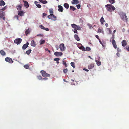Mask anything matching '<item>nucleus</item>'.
Segmentation results:
<instances>
[{
    "label": "nucleus",
    "mask_w": 129,
    "mask_h": 129,
    "mask_svg": "<svg viewBox=\"0 0 129 129\" xmlns=\"http://www.w3.org/2000/svg\"><path fill=\"white\" fill-rule=\"evenodd\" d=\"M106 9L108 11H114L115 9V8L114 6L111 4H108L105 5Z\"/></svg>",
    "instance_id": "1"
},
{
    "label": "nucleus",
    "mask_w": 129,
    "mask_h": 129,
    "mask_svg": "<svg viewBox=\"0 0 129 129\" xmlns=\"http://www.w3.org/2000/svg\"><path fill=\"white\" fill-rule=\"evenodd\" d=\"M48 18L51 19L53 21H56L57 20L56 17L53 14H50L48 16Z\"/></svg>",
    "instance_id": "2"
},
{
    "label": "nucleus",
    "mask_w": 129,
    "mask_h": 129,
    "mask_svg": "<svg viewBox=\"0 0 129 129\" xmlns=\"http://www.w3.org/2000/svg\"><path fill=\"white\" fill-rule=\"evenodd\" d=\"M22 39L20 38L15 39L14 40V43L17 45L19 44L21 42Z\"/></svg>",
    "instance_id": "3"
},
{
    "label": "nucleus",
    "mask_w": 129,
    "mask_h": 129,
    "mask_svg": "<svg viewBox=\"0 0 129 129\" xmlns=\"http://www.w3.org/2000/svg\"><path fill=\"white\" fill-rule=\"evenodd\" d=\"M40 73L43 77H50V75L49 74L46 73V71L44 70L41 71H40Z\"/></svg>",
    "instance_id": "4"
},
{
    "label": "nucleus",
    "mask_w": 129,
    "mask_h": 129,
    "mask_svg": "<svg viewBox=\"0 0 129 129\" xmlns=\"http://www.w3.org/2000/svg\"><path fill=\"white\" fill-rule=\"evenodd\" d=\"M5 60L7 62H8L9 63H13V61L12 60V59L11 58L7 57L5 58Z\"/></svg>",
    "instance_id": "5"
},
{
    "label": "nucleus",
    "mask_w": 129,
    "mask_h": 129,
    "mask_svg": "<svg viewBox=\"0 0 129 129\" xmlns=\"http://www.w3.org/2000/svg\"><path fill=\"white\" fill-rule=\"evenodd\" d=\"M59 48L62 51H64L65 49L64 44L63 43L59 45Z\"/></svg>",
    "instance_id": "6"
},
{
    "label": "nucleus",
    "mask_w": 129,
    "mask_h": 129,
    "mask_svg": "<svg viewBox=\"0 0 129 129\" xmlns=\"http://www.w3.org/2000/svg\"><path fill=\"white\" fill-rule=\"evenodd\" d=\"M100 57H98L95 59V61L96 63L97 64L98 66H99L101 64V62L100 61Z\"/></svg>",
    "instance_id": "7"
},
{
    "label": "nucleus",
    "mask_w": 129,
    "mask_h": 129,
    "mask_svg": "<svg viewBox=\"0 0 129 129\" xmlns=\"http://www.w3.org/2000/svg\"><path fill=\"white\" fill-rule=\"evenodd\" d=\"M54 54L56 56H61L63 55V53L61 52H56L54 53Z\"/></svg>",
    "instance_id": "8"
},
{
    "label": "nucleus",
    "mask_w": 129,
    "mask_h": 129,
    "mask_svg": "<svg viewBox=\"0 0 129 129\" xmlns=\"http://www.w3.org/2000/svg\"><path fill=\"white\" fill-rule=\"evenodd\" d=\"M121 18L124 20H126L127 18H126L127 16L126 14L124 13H122L121 15Z\"/></svg>",
    "instance_id": "9"
},
{
    "label": "nucleus",
    "mask_w": 129,
    "mask_h": 129,
    "mask_svg": "<svg viewBox=\"0 0 129 129\" xmlns=\"http://www.w3.org/2000/svg\"><path fill=\"white\" fill-rule=\"evenodd\" d=\"M25 13L23 11H19L18 12V15L20 16H22L24 15V14Z\"/></svg>",
    "instance_id": "10"
},
{
    "label": "nucleus",
    "mask_w": 129,
    "mask_h": 129,
    "mask_svg": "<svg viewBox=\"0 0 129 129\" xmlns=\"http://www.w3.org/2000/svg\"><path fill=\"white\" fill-rule=\"evenodd\" d=\"M22 6V5L21 4L18 5L16 6L17 9L18 11L21 10Z\"/></svg>",
    "instance_id": "11"
},
{
    "label": "nucleus",
    "mask_w": 129,
    "mask_h": 129,
    "mask_svg": "<svg viewBox=\"0 0 129 129\" xmlns=\"http://www.w3.org/2000/svg\"><path fill=\"white\" fill-rule=\"evenodd\" d=\"M39 27L42 29L44 30H45L48 31H49V29L48 28H45V27L42 25H39Z\"/></svg>",
    "instance_id": "12"
},
{
    "label": "nucleus",
    "mask_w": 129,
    "mask_h": 129,
    "mask_svg": "<svg viewBox=\"0 0 129 129\" xmlns=\"http://www.w3.org/2000/svg\"><path fill=\"white\" fill-rule=\"evenodd\" d=\"M58 11L60 12H62L63 11V8L61 6L59 5L58 6Z\"/></svg>",
    "instance_id": "13"
},
{
    "label": "nucleus",
    "mask_w": 129,
    "mask_h": 129,
    "mask_svg": "<svg viewBox=\"0 0 129 129\" xmlns=\"http://www.w3.org/2000/svg\"><path fill=\"white\" fill-rule=\"evenodd\" d=\"M23 2L24 3V5L25 7L26 8H28L29 6L28 3L27 1L24 0H23Z\"/></svg>",
    "instance_id": "14"
},
{
    "label": "nucleus",
    "mask_w": 129,
    "mask_h": 129,
    "mask_svg": "<svg viewBox=\"0 0 129 129\" xmlns=\"http://www.w3.org/2000/svg\"><path fill=\"white\" fill-rule=\"evenodd\" d=\"M112 43L113 45V47L115 48H116L117 47V46L116 43L115 41L114 40H112Z\"/></svg>",
    "instance_id": "15"
},
{
    "label": "nucleus",
    "mask_w": 129,
    "mask_h": 129,
    "mask_svg": "<svg viewBox=\"0 0 129 129\" xmlns=\"http://www.w3.org/2000/svg\"><path fill=\"white\" fill-rule=\"evenodd\" d=\"M121 43L123 47L125 46L127 44L126 41L125 40H123L122 41Z\"/></svg>",
    "instance_id": "16"
},
{
    "label": "nucleus",
    "mask_w": 129,
    "mask_h": 129,
    "mask_svg": "<svg viewBox=\"0 0 129 129\" xmlns=\"http://www.w3.org/2000/svg\"><path fill=\"white\" fill-rule=\"evenodd\" d=\"M79 2L78 0H73L72 3L73 4H77L79 3Z\"/></svg>",
    "instance_id": "17"
},
{
    "label": "nucleus",
    "mask_w": 129,
    "mask_h": 129,
    "mask_svg": "<svg viewBox=\"0 0 129 129\" xmlns=\"http://www.w3.org/2000/svg\"><path fill=\"white\" fill-rule=\"evenodd\" d=\"M94 66V64L93 63L90 64L88 66V68L89 69H91L93 68Z\"/></svg>",
    "instance_id": "18"
},
{
    "label": "nucleus",
    "mask_w": 129,
    "mask_h": 129,
    "mask_svg": "<svg viewBox=\"0 0 129 129\" xmlns=\"http://www.w3.org/2000/svg\"><path fill=\"white\" fill-rule=\"evenodd\" d=\"M31 45L32 46L35 47L36 45L37 44L35 43L34 40H32L31 41Z\"/></svg>",
    "instance_id": "19"
},
{
    "label": "nucleus",
    "mask_w": 129,
    "mask_h": 129,
    "mask_svg": "<svg viewBox=\"0 0 129 129\" xmlns=\"http://www.w3.org/2000/svg\"><path fill=\"white\" fill-rule=\"evenodd\" d=\"M74 37L75 39L77 41H78L80 40V38L77 35L75 34L74 35Z\"/></svg>",
    "instance_id": "20"
},
{
    "label": "nucleus",
    "mask_w": 129,
    "mask_h": 129,
    "mask_svg": "<svg viewBox=\"0 0 129 129\" xmlns=\"http://www.w3.org/2000/svg\"><path fill=\"white\" fill-rule=\"evenodd\" d=\"M5 4V3L2 0L0 1V6H4Z\"/></svg>",
    "instance_id": "21"
},
{
    "label": "nucleus",
    "mask_w": 129,
    "mask_h": 129,
    "mask_svg": "<svg viewBox=\"0 0 129 129\" xmlns=\"http://www.w3.org/2000/svg\"><path fill=\"white\" fill-rule=\"evenodd\" d=\"M30 32V30L29 28L25 31V33L26 36H27L28 34H29Z\"/></svg>",
    "instance_id": "22"
},
{
    "label": "nucleus",
    "mask_w": 129,
    "mask_h": 129,
    "mask_svg": "<svg viewBox=\"0 0 129 129\" xmlns=\"http://www.w3.org/2000/svg\"><path fill=\"white\" fill-rule=\"evenodd\" d=\"M28 47V45L26 44H24L22 47V49L23 50L25 49Z\"/></svg>",
    "instance_id": "23"
},
{
    "label": "nucleus",
    "mask_w": 129,
    "mask_h": 129,
    "mask_svg": "<svg viewBox=\"0 0 129 129\" xmlns=\"http://www.w3.org/2000/svg\"><path fill=\"white\" fill-rule=\"evenodd\" d=\"M103 29L102 28H99L98 29V31H97L98 33H102L104 34V32L102 31Z\"/></svg>",
    "instance_id": "24"
},
{
    "label": "nucleus",
    "mask_w": 129,
    "mask_h": 129,
    "mask_svg": "<svg viewBox=\"0 0 129 129\" xmlns=\"http://www.w3.org/2000/svg\"><path fill=\"white\" fill-rule=\"evenodd\" d=\"M35 4L37 6L38 8H41V6L39 4H38V2L37 1H35Z\"/></svg>",
    "instance_id": "25"
},
{
    "label": "nucleus",
    "mask_w": 129,
    "mask_h": 129,
    "mask_svg": "<svg viewBox=\"0 0 129 129\" xmlns=\"http://www.w3.org/2000/svg\"><path fill=\"white\" fill-rule=\"evenodd\" d=\"M1 54L2 56H4L6 54V53L3 50H1L0 51Z\"/></svg>",
    "instance_id": "26"
},
{
    "label": "nucleus",
    "mask_w": 129,
    "mask_h": 129,
    "mask_svg": "<svg viewBox=\"0 0 129 129\" xmlns=\"http://www.w3.org/2000/svg\"><path fill=\"white\" fill-rule=\"evenodd\" d=\"M5 13L4 12L0 10V16H1V17H2L3 16H5Z\"/></svg>",
    "instance_id": "27"
},
{
    "label": "nucleus",
    "mask_w": 129,
    "mask_h": 129,
    "mask_svg": "<svg viewBox=\"0 0 129 129\" xmlns=\"http://www.w3.org/2000/svg\"><path fill=\"white\" fill-rule=\"evenodd\" d=\"M85 50H84V51H89L90 50L91 48L89 47H87L85 48Z\"/></svg>",
    "instance_id": "28"
},
{
    "label": "nucleus",
    "mask_w": 129,
    "mask_h": 129,
    "mask_svg": "<svg viewBox=\"0 0 129 129\" xmlns=\"http://www.w3.org/2000/svg\"><path fill=\"white\" fill-rule=\"evenodd\" d=\"M64 6L66 9H67L69 7V5L68 3H65L64 4Z\"/></svg>",
    "instance_id": "29"
},
{
    "label": "nucleus",
    "mask_w": 129,
    "mask_h": 129,
    "mask_svg": "<svg viewBox=\"0 0 129 129\" xmlns=\"http://www.w3.org/2000/svg\"><path fill=\"white\" fill-rule=\"evenodd\" d=\"M100 22L101 23V24H103V22H104V18L103 17H102L100 19Z\"/></svg>",
    "instance_id": "30"
},
{
    "label": "nucleus",
    "mask_w": 129,
    "mask_h": 129,
    "mask_svg": "<svg viewBox=\"0 0 129 129\" xmlns=\"http://www.w3.org/2000/svg\"><path fill=\"white\" fill-rule=\"evenodd\" d=\"M40 45L42 44H44L45 42V40H40Z\"/></svg>",
    "instance_id": "31"
},
{
    "label": "nucleus",
    "mask_w": 129,
    "mask_h": 129,
    "mask_svg": "<svg viewBox=\"0 0 129 129\" xmlns=\"http://www.w3.org/2000/svg\"><path fill=\"white\" fill-rule=\"evenodd\" d=\"M70 9L73 11H74L76 10V8L74 6H70Z\"/></svg>",
    "instance_id": "32"
},
{
    "label": "nucleus",
    "mask_w": 129,
    "mask_h": 129,
    "mask_svg": "<svg viewBox=\"0 0 129 129\" xmlns=\"http://www.w3.org/2000/svg\"><path fill=\"white\" fill-rule=\"evenodd\" d=\"M79 48L80 49L82 50L83 51H84V50H85V48L83 46L81 45V46L79 47Z\"/></svg>",
    "instance_id": "33"
},
{
    "label": "nucleus",
    "mask_w": 129,
    "mask_h": 129,
    "mask_svg": "<svg viewBox=\"0 0 129 129\" xmlns=\"http://www.w3.org/2000/svg\"><path fill=\"white\" fill-rule=\"evenodd\" d=\"M77 25L74 24H71V26L72 28L75 29L77 26Z\"/></svg>",
    "instance_id": "34"
},
{
    "label": "nucleus",
    "mask_w": 129,
    "mask_h": 129,
    "mask_svg": "<svg viewBox=\"0 0 129 129\" xmlns=\"http://www.w3.org/2000/svg\"><path fill=\"white\" fill-rule=\"evenodd\" d=\"M50 13L51 14H53V10L52 9H49Z\"/></svg>",
    "instance_id": "35"
},
{
    "label": "nucleus",
    "mask_w": 129,
    "mask_h": 129,
    "mask_svg": "<svg viewBox=\"0 0 129 129\" xmlns=\"http://www.w3.org/2000/svg\"><path fill=\"white\" fill-rule=\"evenodd\" d=\"M31 49H29L26 51V53L27 54L29 55L31 53Z\"/></svg>",
    "instance_id": "36"
},
{
    "label": "nucleus",
    "mask_w": 129,
    "mask_h": 129,
    "mask_svg": "<svg viewBox=\"0 0 129 129\" xmlns=\"http://www.w3.org/2000/svg\"><path fill=\"white\" fill-rule=\"evenodd\" d=\"M106 32L108 34H110L111 33V30L110 29L107 28L106 29Z\"/></svg>",
    "instance_id": "37"
},
{
    "label": "nucleus",
    "mask_w": 129,
    "mask_h": 129,
    "mask_svg": "<svg viewBox=\"0 0 129 129\" xmlns=\"http://www.w3.org/2000/svg\"><path fill=\"white\" fill-rule=\"evenodd\" d=\"M71 65L72 66L73 68H75V64L74 62H72L71 63Z\"/></svg>",
    "instance_id": "38"
},
{
    "label": "nucleus",
    "mask_w": 129,
    "mask_h": 129,
    "mask_svg": "<svg viewBox=\"0 0 129 129\" xmlns=\"http://www.w3.org/2000/svg\"><path fill=\"white\" fill-rule=\"evenodd\" d=\"M110 3L111 4H113L115 2L114 0H109Z\"/></svg>",
    "instance_id": "39"
},
{
    "label": "nucleus",
    "mask_w": 129,
    "mask_h": 129,
    "mask_svg": "<svg viewBox=\"0 0 129 129\" xmlns=\"http://www.w3.org/2000/svg\"><path fill=\"white\" fill-rule=\"evenodd\" d=\"M24 67L26 69H29V66L27 64L25 65L24 66Z\"/></svg>",
    "instance_id": "40"
},
{
    "label": "nucleus",
    "mask_w": 129,
    "mask_h": 129,
    "mask_svg": "<svg viewBox=\"0 0 129 129\" xmlns=\"http://www.w3.org/2000/svg\"><path fill=\"white\" fill-rule=\"evenodd\" d=\"M75 29L78 30H81V28L80 26L77 25Z\"/></svg>",
    "instance_id": "41"
},
{
    "label": "nucleus",
    "mask_w": 129,
    "mask_h": 129,
    "mask_svg": "<svg viewBox=\"0 0 129 129\" xmlns=\"http://www.w3.org/2000/svg\"><path fill=\"white\" fill-rule=\"evenodd\" d=\"M7 8V6H6L4 7L3 8L1 9V10H3V11H4V10H5Z\"/></svg>",
    "instance_id": "42"
},
{
    "label": "nucleus",
    "mask_w": 129,
    "mask_h": 129,
    "mask_svg": "<svg viewBox=\"0 0 129 129\" xmlns=\"http://www.w3.org/2000/svg\"><path fill=\"white\" fill-rule=\"evenodd\" d=\"M99 41L100 43L102 45V46L103 47H104L105 46L104 44H103V43H102V42L101 41V40H100V39H99Z\"/></svg>",
    "instance_id": "43"
},
{
    "label": "nucleus",
    "mask_w": 129,
    "mask_h": 129,
    "mask_svg": "<svg viewBox=\"0 0 129 129\" xmlns=\"http://www.w3.org/2000/svg\"><path fill=\"white\" fill-rule=\"evenodd\" d=\"M0 18L2 19L4 21L5 20V16H3L2 17H1V16H0Z\"/></svg>",
    "instance_id": "44"
},
{
    "label": "nucleus",
    "mask_w": 129,
    "mask_h": 129,
    "mask_svg": "<svg viewBox=\"0 0 129 129\" xmlns=\"http://www.w3.org/2000/svg\"><path fill=\"white\" fill-rule=\"evenodd\" d=\"M60 60V59L59 58H56L54 59V61H58Z\"/></svg>",
    "instance_id": "45"
},
{
    "label": "nucleus",
    "mask_w": 129,
    "mask_h": 129,
    "mask_svg": "<svg viewBox=\"0 0 129 129\" xmlns=\"http://www.w3.org/2000/svg\"><path fill=\"white\" fill-rule=\"evenodd\" d=\"M76 7H77V8L78 9H79L81 7L80 4H78V5H76Z\"/></svg>",
    "instance_id": "46"
},
{
    "label": "nucleus",
    "mask_w": 129,
    "mask_h": 129,
    "mask_svg": "<svg viewBox=\"0 0 129 129\" xmlns=\"http://www.w3.org/2000/svg\"><path fill=\"white\" fill-rule=\"evenodd\" d=\"M38 79L40 80H41L42 79V77L41 76H38Z\"/></svg>",
    "instance_id": "47"
},
{
    "label": "nucleus",
    "mask_w": 129,
    "mask_h": 129,
    "mask_svg": "<svg viewBox=\"0 0 129 129\" xmlns=\"http://www.w3.org/2000/svg\"><path fill=\"white\" fill-rule=\"evenodd\" d=\"M125 49H126L127 50V51H129V47L126 46L124 48Z\"/></svg>",
    "instance_id": "48"
},
{
    "label": "nucleus",
    "mask_w": 129,
    "mask_h": 129,
    "mask_svg": "<svg viewBox=\"0 0 129 129\" xmlns=\"http://www.w3.org/2000/svg\"><path fill=\"white\" fill-rule=\"evenodd\" d=\"M68 71V70L67 69H65L63 70V72L64 73H66Z\"/></svg>",
    "instance_id": "49"
},
{
    "label": "nucleus",
    "mask_w": 129,
    "mask_h": 129,
    "mask_svg": "<svg viewBox=\"0 0 129 129\" xmlns=\"http://www.w3.org/2000/svg\"><path fill=\"white\" fill-rule=\"evenodd\" d=\"M18 17H19V16H18V15H15V16H14V18H16L17 20H18Z\"/></svg>",
    "instance_id": "50"
},
{
    "label": "nucleus",
    "mask_w": 129,
    "mask_h": 129,
    "mask_svg": "<svg viewBox=\"0 0 129 129\" xmlns=\"http://www.w3.org/2000/svg\"><path fill=\"white\" fill-rule=\"evenodd\" d=\"M77 30L74 29L73 31L75 33H76L77 34H78V32Z\"/></svg>",
    "instance_id": "51"
},
{
    "label": "nucleus",
    "mask_w": 129,
    "mask_h": 129,
    "mask_svg": "<svg viewBox=\"0 0 129 129\" xmlns=\"http://www.w3.org/2000/svg\"><path fill=\"white\" fill-rule=\"evenodd\" d=\"M47 3V1L46 0L43 1V3L44 4H46Z\"/></svg>",
    "instance_id": "52"
},
{
    "label": "nucleus",
    "mask_w": 129,
    "mask_h": 129,
    "mask_svg": "<svg viewBox=\"0 0 129 129\" xmlns=\"http://www.w3.org/2000/svg\"><path fill=\"white\" fill-rule=\"evenodd\" d=\"M63 64L65 65V67H67V65L66 62L64 61H63Z\"/></svg>",
    "instance_id": "53"
},
{
    "label": "nucleus",
    "mask_w": 129,
    "mask_h": 129,
    "mask_svg": "<svg viewBox=\"0 0 129 129\" xmlns=\"http://www.w3.org/2000/svg\"><path fill=\"white\" fill-rule=\"evenodd\" d=\"M79 22L80 23H83V21L81 19H80L79 20Z\"/></svg>",
    "instance_id": "54"
},
{
    "label": "nucleus",
    "mask_w": 129,
    "mask_h": 129,
    "mask_svg": "<svg viewBox=\"0 0 129 129\" xmlns=\"http://www.w3.org/2000/svg\"><path fill=\"white\" fill-rule=\"evenodd\" d=\"M45 50L46 51H48L49 53H51V51H50L47 48H46L45 49Z\"/></svg>",
    "instance_id": "55"
},
{
    "label": "nucleus",
    "mask_w": 129,
    "mask_h": 129,
    "mask_svg": "<svg viewBox=\"0 0 129 129\" xmlns=\"http://www.w3.org/2000/svg\"><path fill=\"white\" fill-rule=\"evenodd\" d=\"M56 48L57 50H58L59 49V48L58 46L57 45H56Z\"/></svg>",
    "instance_id": "56"
},
{
    "label": "nucleus",
    "mask_w": 129,
    "mask_h": 129,
    "mask_svg": "<svg viewBox=\"0 0 129 129\" xmlns=\"http://www.w3.org/2000/svg\"><path fill=\"white\" fill-rule=\"evenodd\" d=\"M83 70L87 72H88L89 71V70H88L85 68L83 69Z\"/></svg>",
    "instance_id": "57"
},
{
    "label": "nucleus",
    "mask_w": 129,
    "mask_h": 129,
    "mask_svg": "<svg viewBox=\"0 0 129 129\" xmlns=\"http://www.w3.org/2000/svg\"><path fill=\"white\" fill-rule=\"evenodd\" d=\"M43 16H46L47 15V14H46V13H43Z\"/></svg>",
    "instance_id": "58"
},
{
    "label": "nucleus",
    "mask_w": 129,
    "mask_h": 129,
    "mask_svg": "<svg viewBox=\"0 0 129 129\" xmlns=\"http://www.w3.org/2000/svg\"><path fill=\"white\" fill-rule=\"evenodd\" d=\"M43 79L44 80H46L48 79V78L46 77L44 78H43Z\"/></svg>",
    "instance_id": "59"
},
{
    "label": "nucleus",
    "mask_w": 129,
    "mask_h": 129,
    "mask_svg": "<svg viewBox=\"0 0 129 129\" xmlns=\"http://www.w3.org/2000/svg\"><path fill=\"white\" fill-rule=\"evenodd\" d=\"M95 36L96 37V38H97L98 39H99V36L98 35H96Z\"/></svg>",
    "instance_id": "60"
},
{
    "label": "nucleus",
    "mask_w": 129,
    "mask_h": 129,
    "mask_svg": "<svg viewBox=\"0 0 129 129\" xmlns=\"http://www.w3.org/2000/svg\"><path fill=\"white\" fill-rule=\"evenodd\" d=\"M114 35H112V39L113 40H114Z\"/></svg>",
    "instance_id": "61"
},
{
    "label": "nucleus",
    "mask_w": 129,
    "mask_h": 129,
    "mask_svg": "<svg viewBox=\"0 0 129 129\" xmlns=\"http://www.w3.org/2000/svg\"><path fill=\"white\" fill-rule=\"evenodd\" d=\"M117 56H119L120 55V54H119V53H117Z\"/></svg>",
    "instance_id": "62"
},
{
    "label": "nucleus",
    "mask_w": 129,
    "mask_h": 129,
    "mask_svg": "<svg viewBox=\"0 0 129 129\" xmlns=\"http://www.w3.org/2000/svg\"><path fill=\"white\" fill-rule=\"evenodd\" d=\"M39 0L40 2L41 3H43V0Z\"/></svg>",
    "instance_id": "63"
},
{
    "label": "nucleus",
    "mask_w": 129,
    "mask_h": 129,
    "mask_svg": "<svg viewBox=\"0 0 129 129\" xmlns=\"http://www.w3.org/2000/svg\"><path fill=\"white\" fill-rule=\"evenodd\" d=\"M105 26L106 27H108V24H105Z\"/></svg>",
    "instance_id": "64"
}]
</instances>
